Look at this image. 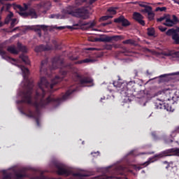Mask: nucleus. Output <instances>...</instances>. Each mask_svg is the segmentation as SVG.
<instances>
[{
    "mask_svg": "<svg viewBox=\"0 0 179 179\" xmlns=\"http://www.w3.org/2000/svg\"><path fill=\"white\" fill-rule=\"evenodd\" d=\"M58 68L59 69V73L62 76H56L55 78L52 79L51 83L47 80L45 77L41 78V80L38 84L39 90L36 92L34 96L35 101L34 103L31 101V94H33V87H34L33 83H29L27 90L22 92V99L18 101V103H27V104H32L35 107V112L29 110L28 113H24L23 114L29 118H35L37 127H41L39 119L41 114L40 108H45L50 104H52L53 107H58L62 101H65V100L69 99V96L72 93L76 92V89L70 88L62 98L55 99L52 97V95H49L46 99H44L45 97V93L47 92H52L54 86L64 79L66 73H68V69L72 68V64L65 65L64 59H61L59 56H56L52 59V69H57Z\"/></svg>",
    "mask_w": 179,
    "mask_h": 179,
    "instance_id": "obj_1",
    "label": "nucleus"
},
{
    "mask_svg": "<svg viewBox=\"0 0 179 179\" xmlns=\"http://www.w3.org/2000/svg\"><path fill=\"white\" fill-rule=\"evenodd\" d=\"M113 86L120 91V94L124 97H131L134 92H136L138 84L135 80L129 81L126 85L122 83V80H118V81H114Z\"/></svg>",
    "mask_w": 179,
    "mask_h": 179,
    "instance_id": "obj_2",
    "label": "nucleus"
},
{
    "mask_svg": "<svg viewBox=\"0 0 179 179\" xmlns=\"http://www.w3.org/2000/svg\"><path fill=\"white\" fill-rule=\"evenodd\" d=\"M55 167L57 169V173L58 176H65L68 177L72 176L69 179H83L84 177H87V174L82 173H72V171L66 169V166L62 164H55Z\"/></svg>",
    "mask_w": 179,
    "mask_h": 179,
    "instance_id": "obj_3",
    "label": "nucleus"
},
{
    "mask_svg": "<svg viewBox=\"0 0 179 179\" xmlns=\"http://www.w3.org/2000/svg\"><path fill=\"white\" fill-rule=\"evenodd\" d=\"M65 13L74 17H78V19H83V20H86L89 17V11L85 7L73 10V6H69L65 10Z\"/></svg>",
    "mask_w": 179,
    "mask_h": 179,
    "instance_id": "obj_4",
    "label": "nucleus"
},
{
    "mask_svg": "<svg viewBox=\"0 0 179 179\" xmlns=\"http://www.w3.org/2000/svg\"><path fill=\"white\" fill-rule=\"evenodd\" d=\"M170 156H178L179 157V148H171L161 152L159 154L155 155V157L162 159V157H167Z\"/></svg>",
    "mask_w": 179,
    "mask_h": 179,
    "instance_id": "obj_5",
    "label": "nucleus"
},
{
    "mask_svg": "<svg viewBox=\"0 0 179 179\" xmlns=\"http://www.w3.org/2000/svg\"><path fill=\"white\" fill-rule=\"evenodd\" d=\"M179 28L178 29H174L171 28L169 29L166 32V35L171 36H172V40L173 41V44H176V45H179Z\"/></svg>",
    "mask_w": 179,
    "mask_h": 179,
    "instance_id": "obj_6",
    "label": "nucleus"
},
{
    "mask_svg": "<svg viewBox=\"0 0 179 179\" xmlns=\"http://www.w3.org/2000/svg\"><path fill=\"white\" fill-rule=\"evenodd\" d=\"M125 36L122 35H115L113 36H105L99 38L97 41H101L102 43H111V41H121L124 40Z\"/></svg>",
    "mask_w": 179,
    "mask_h": 179,
    "instance_id": "obj_7",
    "label": "nucleus"
},
{
    "mask_svg": "<svg viewBox=\"0 0 179 179\" xmlns=\"http://www.w3.org/2000/svg\"><path fill=\"white\" fill-rule=\"evenodd\" d=\"M78 80L80 83V85H88L89 87H92V86H94V83H93V78H92L90 76H80L77 75Z\"/></svg>",
    "mask_w": 179,
    "mask_h": 179,
    "instance_id": "obj_8",
    "label": "nucleus"
},
{
    "mask_svg": "<svg viewBox=\"0 0 179 179\" xmlns=\"http://www.w3.org/2000/svg\"><path fill=\"white\" fill-rule=\"evenodd\" d=\"M164 20H165V22H163L162 24L167 27H173V26L176 24L174 21L170 19V15H164L157 19V22H163Z\"/></svg>",
    "mask_w": 179,
    "mask_h": 179,
    "instance_id": "obj_9",
    "label": "nucleus"
},
{
    "mask_svg": "<svg viewBox=\"0 0 179 179\" xmlns=\"http://www.w3.org/2000/svg\"><path fill=\"white\" fill-rule=\"evenodd\" d=\"M155 108L157 110H166V111H172L171 106L166 102H155Z\"/></svg>",
    "mask_w": 179,
    "mask_h": 179,
    "instance_id": "obj_10",
    "label": "nucleus"
},
{
    "mask_svg": "<svg viewBox=\"0 0 179 179\" xmlns=\"http://www.w3.org/2000/svg\"><path fill=\"white\" fill-rule=\"evenodd\" d=\"M133 19L136 22H138V23L141 26H145V24H146V23L145 22V20H143V15H142L141 13L134 12L133 13Z\"/></svg>",
    "mask_w": 179,
    "mask_h": 179,
    "instance_id": "obj_11",
    "label": "nucleus"
},
{
    "mask_svg": "<svg viewBox=\"0 0 179 179\" xmlns=\"http://www.w3.org/2000/svg\"><path fill=\"white\" fill-rule=\"evenodd\" d=\"M142 8H145L143 12L148 13V20H153L155 19V13L152 12V7L150 6L140 5Z\"/></svg>",
    "mask_w": 179,
    "mask_h": 179,
    "instance_id": "obj_12",
    "label": "nucleus"
},
{
    "mask_svg": "<svg viewBox=\"0 0 179 179\" xmlns=\"http://www.w3.org/2000/svg\"><path fill=\"white\" fill-rule=\"evenodd\" d=\"M15 179H22L29 177L27 173L26 172V169H22L18 171H15Z\"/></svg>",
    "mask_w": 179,
    "mask_h": 179,
    "instance_id": "obj_13",
    "label": "nucleus"
},
{
    "mask_svg": "<svg viewBox=\"0 0 179 179\" xmlns=\"http://www.w3.org/2000/svg\"><path fill=\"white\" fill-rule=\"evenodd\" d=\"M114 22L115 23H122V26H123V27H127L131 24L129 21H128V20H127L125 18V17H124L123 15L120 16L117 18H115L114 20Z\"/></svg>",
    "mask_w": 179,
    "mask_h": 179,
    "instance_id": "obj_14",
    "label": "nucleus"
},
{
    "mask_svg": "<svg viewBox=\"0 0 179 179\" xmlns=\"http://www.w3.org/2000/svg\"><path fill=\"white\" fill-rule=\"evenodd\" d=\"M0 55L2 59H5L6 61L11 60V61H13V62H16V59L8 56V52L3 50V48H2V45H0Z\"/></svg>",
    "mask_w": 179,
    "mask_h": 179,
    "instance_id": "obj_15",
    "label": "nucleus"
},
{
    "mask_svg": "<svg viewBox=\"0 0 179 179\" xmlns=\"http://www.w3.org/2000/svg\"><path fill=\"white\" fill-rule=\"evenodd\" d=\"M50 50H51V48L48 45H40L35 48L36 52H42V51H50Z\"/></svg>",
    "mask_w": 179,
    "mask_h": 179,
    "instance_id": "obj_16",
    "label": "nucleus"
},
{
    "mask_svg": "<svg viewBox=\"0 0 179 179\" xmlns=\"http://www.w3.org/2000/svg\"><path fill=\"white\" fill-rule=\"evenodd\" d=\"M157 103H164L165 101H169V97L167 96L166 92L163 90L162 93L161 94V96L157 99Z\"/></svg>",
    "mask_w": 179,
    "mask_h": 179,
    "instance_id": "obj_17",
    "label": "nucleus"
},
{
    "mask_svg": "<svg viewBox=\"0 0 179 179\" xmlns=\"http://www.w3.org/2000/svg\"><path fill=\"white\" fill-rule=\"evenodd\" d=\"M22 73L24 79H27L29 78V73H30L29 69L26 68L24 66H20Z\"/></svg>",
    "mask_w": 179,
    "mask_h": 179,
    "instance_id": "obj_18",
    "label": "nucleus"
},
{
    "mask_svg": "<svg viewBox=\"0 0 179 179\" xmlns=\"http://www.w3.org/2000/svg\"><path fill=\"white\" fill-rule=\"evenodd\" d=\"M165 94H166V97H168V100H173L174 99V95L173 94V90L168 88V89H164Z\"/></svg>",
    "mask_w": 179,
    "mask_h": 179,
    "instance_id": "obj_19",
    "label": "nucleus"
},
{
    "mask_svg": "<svg viewBox=\"0 0 179 179\" xmlns=\"http://www.w3.org/2000/svg\"><path fill=\"white\" fill-rule=\"evenodd\" d=\"M93 62H96V59H84L83 60H79L76 62V64H93Z\"/></svg>",
    "mask_w": 179,
    "mask_h": 179,
    "instance_id": "obj_20",
    "label": "nucleus"
},
{
    "mask_svg": "<svg viewBox=\"0 0 179 179\" xmlns=\"http://www.w3.org/2000/svg\"><path fill=\"white\" fill-rule=\"evenodd\" d=\"M28 17L30 16L31 19H37L38 15L34 8H30L28 11Z\"/></svg>",
    "mask_w": 179,
    "mask_h": 179,
    "instance_id": "obj_21",
    "label": "nucleus"
},
{
    "mask_svg": "<svg viewBox=\"0 0 179 179\" xmlns=\"http://www.w3.org/2000/svg\"><path fill=\"white\" fill-rule=\"evenodd\" d=\"M8 52H10V54H14L15 55H17L19 54V50H16V47L15 45H10L7 48Z\"/></svg>",
    "mask_w": 179,
    "mask_h": 179,
    "instance_id": "obj_22",
    "label": "nucleus"
},
{
    "mask_svg": "<svg viewBox=\"0 0 179 179\" xmlns=\"http://www.w3.org/2000/svg\"><path fill=\"white\" fill-rule=\"evenodd\" d=\"M166 55V57H172V58H179V51L171 50Z\"/></svg>",
    "mask_w": 179,
    "mask_h": 179,
    "instance_id": "obj_23",
    "label": "nucleus"
},
{
    "mask_svg": "<svg viewBox=\"0 0 179 179\" xmlns=\"http://www.w3.org/2000/svg\"><path fill=\"white\" fill-rule=\"evenodd\" d=\"M150 163H153V161H152V158H150L148 161L142 163L140 164V166H137V170H142V169H143L142 166H143L144 167H148V166H149Z\"/></svg>",
    "mask_w": 179,
    "mask_h": 179,
    "instance_id": "obj_24",
    "label": "nucleus"
},
{
    "mask_svg": "<svg viewBox=\"0 0 179 179\" xmlns=\"http://www.w3.org/2000/svg\"><path fill=\"white\" fill-rule=\"evenodd\" d=\"M27 30H34V31H40L41 27L40 25H33V26H27L26 27Z\"/></svg>",
    "mask_w": 179,
    "mask_h": 179,
    "instance_id": "obj_25",
    "label": "nucleus"
},
{
    "mask_svg": "<svg viewBox=\"0 0 179 179\" xmlns=\"http://www.w3.org/2000/svg\"><path fill=\"white\" fill-rule=\"evenodd\" d=\"M20 58L22 59V61H23V62H24V64H26V65H30V60L29 59V57L22 54L20 55Z\"/></svg>",
    "mask_w": 179,
    "mask_h": 179,
    "instance_id": "obj_26",
    "label": "nucleus"
},
{
    "mask_svg": "<svg viewBox=\"0 0 179 179\" xmlns=\"http://www.w3.org/2000/svg\"><path fill=\"white\" fill-rule=\"evenodd\" d=\"M17 47L19 51H21V52H27V48H26V46L22 45V43H18L17 45Z\"/></svg>",
    "mask_w": 179,
    "mask_h": 179,
    "instance_id": "obj_27",
    "label": "nucleus"
},
{
    "mask_svg": "<svg viewBox=\"0 0 179 179\" xmlns=\"http://www.w3.org/2000/svg\"><path fill=\"white\" fill-rule=\"evenodd\" d=\"M10 8H12V4L7 3L1 7V12H3V10H5V12H9Z\"/></svg>",
    "mask_w": 179,
    "mask_h": 179,
    "instance_id": "obj_28",
    "label": "nucleus"
},
{
    "mask_svg": "<svg viewBox=\"0 0 179 179\" xmlns=\"http://www.w3.org/2000/svg\"><path fill=\"white\" fill-rule=\"evenodd\" d=\"M147 34L149 37H153L155 34V28H148L147 29Z\"/></svg>",
    "mask_w": 179,
    "mask_h": 179,
    "instance_id": "obj_29",
    "label": "nucleus"
},
{
    "mask_svg": "<svg viewBox=\"0 0 179 179\" xmlns=\"http://www.w3.org/2000/svg\"><path fill=\"white\" fill-rule=\"evenodd\" d=\"M48 62V60H47V59H44V60L41 61V68H40L41 72H44L45 65H47Z\"/></svg>",
    "mask_w": 179,
    "mask_h": 179,
    "instance_id": "obj_30",
    "label": "nucleus"
},
{
    "mask_svg": "<svg viewBox=\"0 0 179 179\" xmlns=\"http://www.w3.org/2000/svg\"><path fill=\"white\" fill-rule=\"evenodd\" d=\"M135 43L134 39H127L122 41V44H130V45H135Z\"/></svg>",
    "mask_w": 179,
    "mask_h": 179,
    "instance_id": "obj_31",
    "label": "nucleus"
},
{
    "mask_svg": "<svg viewBox=\"0 0 179 179\" xmlns=\"http://www.w3.org/2000/svg\"><path fill=\"white\" fill-rule=\"evenodd\" d=\"M3 179H12V173H7L6 171L5 170L3 171Z\"/></svg>",
    "mask_w": 179,
    "mask_h": 179,
    "instance_id": "obj_32",
    "label": "nucleus"
},
{
    "mask_svg": "<svg viewBox=\"0 0 179 179\" xmlns=\"http://www.w3.org/2000/svg\"><path fill=\"white\" fill-rule=\"evenodd\" d=\"M179 75V71L172 73H169V74H163L159 76V78H167V76H176Z\"/></svg>",
    "mask_w": 179,
    "mask_h": 179,
    "instance_id": "obj_33",
    "label": "nucleus"
},
{
    "mask_svg": "<svg viewBox=\"0 0 179 179\" xmlns=\"http://www.w3.org/2000/svg\"><path fill=\"white\" fill-rule=\"evenodd\" d=\"M96 24L94 22H84L83 23V26H88L89 29H92L94 27Z\"/></svg>",
    "mask_w": 179,
    "mask_h": 179,
    "instance_id": "obj_34",
    "label": "nucleus"
},
{
    "mask_svg": "<svg viewBox=\"0 0 179 179\" xmlns=\"http://www.w3.org/2000/svg\"><path fill=\"white\" fill-rule=\"evenodd\" d=\"M94 179H114V176H101L96 177Z\"/></svg>",
    "mask_w": 179,
    "mask_h": 179,
    "instance_id": "obj_35",
    "label": "nucleus"
},
{
    "mask_svg": "<svg viewBox=\"0 0 179 179\" xmlns=\"http://www.w3.org/2000/svg\"><path fill=\"white\" fill-rule=\"evenodd\" d=\"M108 19H113V15H105L100 18V20L104 22V20H108Z\"/></svg>",
    "mask_w": 179,
    "mask_h": 179,
    "instance_id": "obj_36",
    "label": "nucleus"
},
{
    "mask_svg": "<svg viewBox=\"0 0 179 179\" xmlns=\"http://www.w3.org/2000/svg\"><path fill=\"white\" fill-rule=\"evenodd\" d=\"M19 15H20V16H22V17H24L25 19L27 18V17H29V14H28V12L27 11H22V12H20L19 13Z\"/></svg>",
    "mask_w": 179,
    "mask_h": 179,
    "instance_id": "obj_37",
    "label": "nucleus"
},
{
    "mask_svg": "<svg viewBox=\"0 0 179 179\" xmlns=\"http://www.w3.org/2000/svg\"><path fill=\"white\" fill-rule=\"evenodd\" d=\"M120 52H122V54H125V55H129V50L125 47L122 48Z\"/></svg>",
    "mask_w": 179,
    "mask_h": 179,
    "instance_id": "obj_38",
    "label": "nucleus"
},
{
    "mask_svg": "<svg viewBox=\"0 0 179 179\" xmlns=\"http://www.w3.org/2000/svg\"><path fill=\"white\" fill-rule=\"evenodd\" d=\"M108 12L110 13V15H117V11L115 8L111 7L108 10Z\"/></svg>",
    "mask_w": 179,
    "mask_h": 179,
    "instance_id": "obj_39",
    "label": "nucleus"
},
{
    "mask_svg": "<svg viewBox=\"0 0 179 179\" xmlns=\"http://www.w3.org/2000/svg\"><path fill=\"white\" fill-rule=\"evenodd\" d=\"M103 48L105 50H113V45L106 44L104 45Z\"/></svg>",
    "mask_w": 179,
    "mask_h": 179,
    "instance_id": "obj_40",
    "label": "nucleus"
},
{
    "mask_svg": "<svg viewBox=\"0 0 179 179\" xmlns=\"http://www.w3.org/2000/svg\"><path fill=\"white\" fill-rule=\"evenodd\" d=\"M15 25H16V18H14L11 20L10 29L15 27Z\"/></svg>",
    "mask_w": 179,
    "mask_h": 179,
    "instance_id": "obj_41",
    "label": "nucleus"
},
{
    "mask_svg": "<svg viewBox=\"0 0 179 179\" xmlns=\"http://www.w3.org/2000/svg\"><path fill=\"white\" fill-rule=\"evenodd\" d=\"M156 10H160V12H164V11L167 10V8H166V7H157L156 8Z\"/></svg>",
    "mask_w": 179,
    "mask_h": 179,
    "instance_id": "obj_42",
    "label": "nucleus"
},
{
    "mask_svg": "<svg viewBox=\"0 0 179 179\" xmlns=\"http://www.w3.org/2000/svg\"><path fill=\"white\" fill-rule=\"evenodd\" d=\"M159 30H160V31H162V33H164V31H166L167 30L166 27H164L163 26H159L158 27Z\"/></svg>",
    "mask_w": 179,
    "mask_h": 179,
    "instance_id": "obj_43",
    "label": "nucleus"
},
{
    "mask_svg": "<svg viewBox=\"0 0 179 179\" xmlns=\"http://www.w3.org/2000/svg\"><path fill=\"white\" fill-rule=\"evenodd\" d=\"M75 3H76V5H77V6H80L83 3V1L76 0Z\"/></svg>",
    "mask_w": 179,
    "mask_h": 179,
    "instance_id": "obj_44",
    "label": "nucleus"
},
{
    "mask_svg": "<svg viewBox=\"0 0 179 179\" xmlns=\"http://www.w3.org/2000/svg\"><path fill=\"white\" fill-rule=\"evenodd\" d=\"M139 71H138V70L135 69L132 72V75L134 76V78H138Z\"/></svg>",
    "mask_w": 179,
    "mask_h": 179,
    "instance_id": "obj_45",
    "label": "nucleus"
},
{
    "mask_svg": "<svg viewBox=\"0 0 179 179\" xmlns=\"http://www.w3.org/2000/svg\"><path fill=\"white\" fill-rule=\"evenodd\" d=\"M50 19H59V15H55V14H52L50 15Z\"/></svg>",
    "mask_w": 179,
    "mask_h": 179,
    "instance_id": "obj_46",
    "label": "nucleus"
},
{
    "mask_svg": "<svg viewBox=\"0 0 179 179\" xmlns=\"http://www.w3.org/2000/svg\"><path fill=\"white\" fill-rule=\"evenodd\" d=\"M17 9L20 10V12H24V11H26V10H24V8L22 7V6H20V5H17Z\"/></svg>",
    "mask_w": 179,
    "mask_h": 179,
    "instance_id": "obj_47",
    "label": "nucleus"
},
{
    "mask_svg": "<svg viewBox=\"0 0 179 179\" xmlns=\"http://www.w3.org/2000/svg\"><path fill=\"white\" fill-rule=\"evenodd\" d=\"M172 21L173 22V23H175V24H176V23H178V18L177 17V16L173 15V20H172Z\"/></svg>",
    "mask_w": 179,
    "mask_h": 179,
    "instance_id": "obj_48",
    "label": "nucleus"
},
{
    "mask_svg": "<svg viewBox=\"0 0 179 179\" xmlns=\"http://www.w3.org/2000/svg\"><path fill=\"white\" fill-rule=\"evenodd\" d=\"M151 135H152V138H154V139H157V134H156V131H152L151 133Z\"/></svg>",
    "mask_w": 179,
    "mask_h": 179,
    "instance_id": "obj_49",
    "label": "nucleus"
},
{
    "mask_svg": "<svg viewBox=\"0 0 179 179\" xmlns=\"http://www.w3.org/2000/svg\"><path fill=\"white\" fill-rule=\"evenodd\" d=\"M112 23H113V22L108 21L107 22L102 23V26H103L105 27V26H108V24H111Z\"/></svg>",
    "mask_w": 179,
    "mask_h": 179,
    "instance_id": "obj_50",
    "label": "nucleus"
},
{
    "mask_svg": "<svg viewBox=\"0 0 179 179\" xmlns=\"http://www.w3.org/2000/svg\"><path fill=\"white\" fill-rule=\"evenodd\" d=\"M10 20H12L10 18L6 17L4 21L5 24H8L9 22H10Z\"/></svg>",
    "mask_w": 179,
    "mask_h": 179,
    "instance_id": "obj_51",
    "label": "nucleus"
},
{
    "mask_svg": "<svg viewBox=\"0 0 179 179\" xmlns=\"http://www.w3.org/2000/svg\"><path fill=\"white\" fill-rule=\"evenodd\" d=\"M40 27H41V29H42V30H47V29H48V26H45V25H40Z\"/></svg>",
    "mask_w": 179,
    "mask_h": 179,
    "instance_id": "obj_52",
    "label": "nucleus"
},
{
    "mask_svg": "<svg viewBox=\"0 0 179 179\" xmlns=\"http://www.w3.org/2000/svg\"><path fill=\"white\" fill-rule=\"evenodd\" d=\"M7 17L12 20V18L13 17V13L10 12V13L7 15Z\"/></svg>",
    "mask_w": 179,
    "mask_h": 179,
    "instance_id": "obj_53",
    "label": "nucleus"
},
{
    "mask_svg": "<svg viewBox=\"0 0 179 179\" xmlns=\"http://www.w3.org/2000/svg\"><path fill=\"white\" fill-rule=\"evenodd\" d=\"M70 59H71V61H76V59H78V57H70Z\"/></svg>",
    "mask_w": 179,
    "mask_h": 179,
    "instance_id": "obj_54",
    "label": "nucleus"
},
{
    "mask_svg": "<svg viewBox=\"0 0 179 179\" xmlns=\"http://www.w3.org/2000/svg\"><path fill=\"white\" fill-rule=\"evenodd\" d=\"M27 9H29V6L27 3H24V10H27Z\"/></svg>",
    "mask_w": 179,
    "mask_h": 179,
    "instance_id": "obj_55",
    "label": "nucleus"
},
{
    "mask_svg": "<svg viewBox=\"0 0 179 179\" xmlns=\"http://www.w3.org/2000/svg\"><path fill=\"white\" fill-rule=\"evenodd\" d=\"M112 45H113V47H114V48H120V45L113 44Z\"/></svg>",
    "mask_w": 179,
    "mask_h": 179,
    "instance_id": "obj_56",
    "label": "nucleus"
},
{
    "mask_svg": "<svg viewBox=\"0 0 179 179\" xmlns=\"http://www.w3.org/2000/svg\"><path fill=\"white\" fill-rule=\"evenodd\" d=\"M87 51H94V50H96L95 48H87L86 49Z\"/></svg>",
    "mask_w": 179,
    "mask_h": 179,
    "instance_id": "obj_57",
    "label": "nucleus"
},
{
    "mask_svg": "<svg viewBox=\"0 0 179 179\" xmlns=\"http://www.w3.org/2000/svg\"><path fill=\"white\" fill-rule=\"evenodd\" d=\"M7 1H12V0H0V3H5Z\"/></svg>",
    "mask_w": 179,
    "mask_h": 179,
    "instance_id": "obj_58",
    "label": "nucleus"
},
{
    "mask_svg": "<svg viewBox=\"0 0 179 179\" xmlns=\"http://www.w3.org/2000/svg\"><path fill=\"white\" fill-rule=\"evenodd\" d=\"M166 143H173V140L169 139L166 141Z\"/></svg>",
    "mask_w": 179,
    "mask_h": 179,
    "instance_id": "obj_59",
    "label": "nucleus"
},
{
    "mask_svg": "<svg viewBox=\"0 0 179 179\" xmlns=\"http://www.w3.org/2000/svg\"><path fill=\"white\" fill-rule=\"evenodd\" d=\"M57 29L58 30H64V29H65V27H58Z\"/></svg>",
    "mask_w": 179,
    "mask_h": 179,
    "instance_id": "obj_60",
    "label": "nucleus"
},
{
    "mask_svg": "<svg viewBox=\"0 0 179 179\" xmlns=\"http://www.w3.org/2000/svg\"><path fill=\"white\" fill-rule=\"evenodd\" d=\"M38 35L39 36V37H41V30L38 31Z\"/></svg>",
    "mask_w": 179,
    "mask_h": 179,
    "instance_id": "obj_61",
    "label": "nucleus"
},
{
    "mask_svg": "<svg viewBox=\"0 0 179 179\" xmlns=\"http://www.w3.org/2000/svg\"><path fill=\"white\" fill-rule=\"evenodd\" d=\"M146 73L147 75H152V73L149 72V70H147Z\"/></svg>",
    "mask_w": 179,
    "mask_h": 179,
    "instance_id": "obj_62",
    "label": "nucleus"
},
{
    "mask_svg": "<svg viewBox=\"0 0 179 179\" xmlns=\"http://www.w3.org/2000/svg\"><path fill=\"white\" fill-rule=\"evenodd\" d=\"M2 26H3V22L0 21V27H2Z\"/></svg>",
    "mask_w": 179,
    "mask_h": 179,
    "instance_id": "obj_63",
    "label": "nucleus"
},
{
    "mask_svg": "<svg viewBox=\"0 0 179 179\" xmlns=\"http://www.w3.org/2000/svg\"><path fill=\"white\" fill-rule=\"evenodd\" d=\"M164 164H169V162L167 161H164Z\"/></svg>",
    "mask_w": 179,
    "mask_h": 179,
    "instance_id": "obj_64",
    "label": "nucleus"
}]
</instances>
